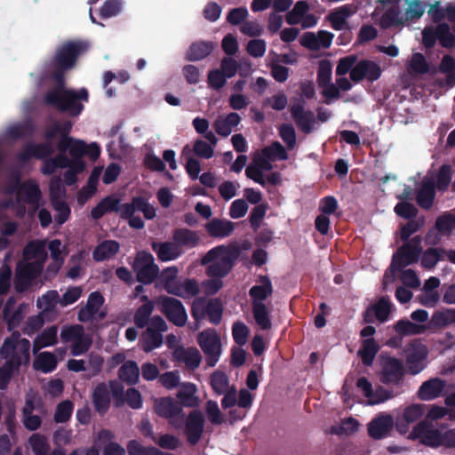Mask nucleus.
Returning a JSON list of instances; mask_svg holds the SVG:
<instances>
[{"mask_svg": "<svg viewBox=\"0 0 455 455\" xmlns=\"http://www.w3.org/2000/svg\"><path fill=\"white\" fill-rule=\"evenodd\" d=\"M44 100L47 106L53 107L60 112L78 116L84 108L83 102L89 100V92L85 88H52L45 92Z\"/></svg>", "mask_w": 455, "mask_h": 455, "instance_id": "1", "label": "nucleus"}, {"mask_svg": "<svg viewBox=\"0 0 455 455\" xmlns=\"http://www.w3.org/2000/svg\"><path fill=\"white\" fill-rule=\"evenodd\" d=\"M240 256V249L236 245H218L202 258L201 263L205 266V273L209 277L221 279L227 276Z\"/></svg>", "mask_w": 455, "mask_h": 455, "instance_id": "2", "label": "nucleus"}, {"mask_svg": "<svg viewBox=\"0 0 455 455\" xmlns=\"http://www.w3.org/2000/svg\"><path fill=\"white\" fill-rule=\"evenodd\" d=\"M73 122L70 120L54 121L48 125L43 133L44 139H56L59 137L57 149L60 154L68 151L71 158H83L85 156L87 144L85 141L69 136Z\"/></svg>", "mask_w": 455, "mask_h": 455, "instance_id": "3", "label": "nucleus"}, {"mask_svg": "<svg viewBox=\"0 0 455 455\" xmlns=\"http://www.w3.org/2000/svg\"><path fill=\"white\" fill-rule=\"evenodd\" d=\"M410 436L412 439L419 438L423 444L432 448L455 449V427L443 431L421 421L413 427Z\"/></svg>", "mask_w": 455, "mask_h": 455, "instance_id": "4", "label": "nucleus"}, {"mask_svg": "<svg viewBox=\"0 0 455 455\" xmlns=\"http://www.w3.org/2000/svg\"><path fill=\"white\" fill-rule=\"evenodd\" d=\"M89 44L82 40H68L57 47L51 60L52 68L72 69L78 58L89 49Z\"/></svg>", "mask_w": 455, "mask_h": 455, "instance_id": "5", "label": "nucleus"}, {"mask_svg": "<svg viewBox=\"0 0 455 455\" xmlns=\"http://www.w3.org/2000/svg\"><path fill=\"white\" fill-rule=\"evenodd\" d=\"M132 267L136 280L145 285L153 283L159 275V267L155 263L153 255L147 251L137 252Z\"/></svg>", "mask_w": 455, "mask_h": 455, "instance_id": "6", "label": "nucleus"}, {"mask_svg": "<svg viewBox=\"0 0 455 455\" xmlns=\"http://www.w3.org/2000/svg\"><path fill=\"white\" fill-rule=\"evenodd\" d=\"M422 239L419 235L413 236L410 241L400 246L392 258L391 267L400 269L416 263L422 252Z\"/></svg>", "mask_w": 455, "mask_h": 455, "instance_id": "7", "label": "nucleus"}, {"mask_svg": "<svg viewBox=\"0 0 455 455\" xmlns=\"http://www.w3.org/2000/svg\"><path fill=\"white\" fill-rule=\"evenodd\" d=\"M155 412L163 419H169V423L176 429L184 424L185 414L181 405L175 399L166 396L155 400Z\"/></svg>", "mask_w": 455, "mask_h": 455, "instance_id": "8", "label": "nucleus"}, {"mask_svg": "<svg viewBox=\"0 0 455 455\" xmlns=\"http://www.w3.org/2000/svg\"><path fill=\"white\" fill-rule=\"evenodd\" d=\"M156 304L159 310L172 324L182 327L187 323V311L180 299L169 296H160Z\"/></svg>", "mask_w": 455, "mask_h": 455, "instance_id": "9", "label": "nucleus"}, {"mask_svg": "<svg viewBox=\"0 0 455 455\" xmlns=\"http://www.w3.org/2000/svg\"><path fill=\"white\" fill-rule=\"evenodd\" d=\"M198 344L205 355V362L209 367L216 365L221 352L219 335L214 330H205L198 334Z\"/></svg>", "mask_w": 455, "mask_h": 455, "instance_id": "10", "label": "nucleus"}, {"mask_svg": "<svg viewBox=\"0 0 455 455\" xmlns=\"http://www.w3.org/2000/svg\"><path fill=\"white\" fill-rule=\"evenodd\" d=\"M407 371L417 375L427 367L428 349L418 340L411 341L405 349Z\"/></svg>", "mask_w": 455, "mask_h": 455, "instance_id": "11", "label": "nucleus"}, {"mask_svg": "<svg viewBox=\"0 0 455 455\" xmlns=\"http://www.w3.org/2000/svg\"><path fill=\"white\" fill-rule=\"evenodd\" d=\"M404 366L400 359L387 356L382 359L379 379L385 385H399L404 377Z\"/></svg>", "mask_w": 455, "mask_h": 455, "instance_id": "12", "label": "nucleus"}, {"mask_svg": "<svg viewBox=\"0 0 455 455\" xmlns=\"http://www.w3.org/2000/svg\"><path fill=\"white\" fill-rule=\"evenodd\" d=\"M43 267V262L39 260L19 263L14 279L15 289L18 291H25L30 282L41 274Z\"/></svg>", "mask_w": 455, "mask_h": 455, "instance_id": "13", "label": "nucleus"}, {"mask_svg": "<svg viewBox=\"0 0 455 455\" xmlns=\"http://www.w3.org/2000/svg\"><path fill=\"white\" fill-rule=\"evenodd\" d=\"M204 424L205 419L202 411L193 410L188 413L185 421V435L190 445L198 443L204 430Z\"/></svg>", "mask_w": 455, "mask_h": 455, "instance_id": "14", "label": "nucleus"}, {"mask_svg": "<svg viewBox=\"0 0 455 455\" xmlns=\"http://www.w3.org/2000/svg\"><path fill=\"white\" fill-rule=\"evenodd\" d=\"M291 115L299 129L305 134L313 132V124L315 123L314 112L305 110V101L298 99L291 107Z\"/></svg>", "mask_w": 455, "mask_h": 455, "instance_id": "15", "label": "nucleus"}, {"mask_svg": "<svg viewBox=\"0 0 455 455\" xmlns=\"http://www.w3.org/2000/svg\"><path fill=\"white\" fill-rule=\"evenodd\" d=\"M382 70L379 64L369 60H359L350 72V79L359 83L363 79L374 82L381 76Z\"/></svg>", "mask_w": 455, "mask_h": 455, "instance_id": "16", "label": "nucleus"}, {"mask_svg": "<svg viewBox=\"0 0 455 455\" xmlns=\"http://www.w3.org/2000/svg\"><path fill=\"white\" fill-rule=\"evenodd\" d=\"M425 413V408L422 404H411L395 418V428L402 435L408 433L410 426L418 421Z\"/></svg>", "mask_w": 455, "mask_h": 455, "instance_id": "17", "label": "nucleus"}, {"mask_svg": "<svg viewBox=\"0 0 455 455\" xmlns=\"http://www.w3.org/2000/svg\"><path fill=\"white\" fill-rule=\"evenodd\" d=\"M19 351H16L18 346L17 339L12 337L6 338L0 347V357L2 359L11 358L12 355H21L26 361L29 359L30 343L27 339L20 340Z\"/></svg>", "mask_w": 455, "mask_h": 455, "instance_id": "18", "label": "nucleus"}, {"mask_svg": "<svg viewBox=\"0 0 455 455\" xmlns=\"http://www.w3.org/2000/svg\"><path fill=\"white\" fill-rule=\"evenodd\" d=\"M105 299L100 291H92L89 294L86 304L77 313V320L81 323H88L93 320L104 304Z\"/></svg>", "mask_w": 455, "mask_h": 455, "instance_id": "19", "label": "nucleus"}, {"mask_svg": "<svg viewBox=\"0 0 455 455\" xmlns=\"http://www.w3.org/2000/svg\"><path fill=\"white\" fill-rule=\"evenodd\" d=\"M17 200L33 206H39L42 192L38 184L32 180H25L17 188Z\"/></svg>", "mask_w": 455, "mask_h": 455, "instance_id": "20", "label": "nucleus"}, {"mask_svg": "<svg viewBox=\"0 0 455 455\" xmlns=\"http://www.w3.org/2000/svg\"><path fill=\"white\" fill-rule=\"evenodd\" d=\"M395 426V420L388 414H381L372 419L368 426L369 435L375 439L379 440L388 435Z\"/></svg>", "mask_w": 455, "mask_h": 455, "instance_id": "21", "label": "nucleus"}, {"mask_svg": "<svg viewBox=\"0 0 455 455\" xmlns=\"http://www.w3.org/2000/svg\"><path fill=\"white\" fill-rule=\"evenodd\" d=\"M356 12L353 4H344L331 11L326 17L331 28L336 30L347 28V20Z\"/></svg>", "mask_w": 455, "mask_h": 455, "instance_id": "22", "label": "nucleus"}, {"mask_svg": "<svg viewBox=\"0 0 455 455\" xmlns=\"http://www.w3.org/2000/svg\"><path fill=\"white\" fill-rule=\"evenodd\" d=\"M446 387V381L433 378L421 384L418 390V396L422 401H432L443 395Z\"/></svg>", "mask_w": 455, "mask_h": 455, "instance_id": "23", "label": "nucleus"}, {"mask_svg": "<svg viewBox=\"0 0 455 455\" xmlns=\"http://www.w3.org/2000/svg\"><path fill=\"white\" fill-rule=\"evenodd\" d=\"M204 228L211 237L225 238L233 233L235 225L230 220L213 218L204 225Z\"/></svg>", "mask_w": 455, "mask_h": 455, "instance_id": "24", "label": "nucleus"}, {"mask_svg": "<svg viewBox=\"0 0 455 455\" xmlns=\"http://www.w3.org/2000/svg\"><path fill=\"white\" fill-rule=\"evenodd\" d=\"M95 411L104 415L110 407V394L108 385L104 382L99 383L93 389L92 395Z\"/></svg>", "mask_w": 455, "mask_h": 455, "instance_id": "25", "label": "nucleus"}, {"mask_svg": "<svg viewBox=\"0 0 455 455\" xmlns=\"http://www.w3.org/2000/svg\"><path fill=\"white\" fill-rule=\"evenodd\" d=\"M172 240L180 250L181 247L191 249L199 244L200 237L196 231L180 228L173 230Z\"/></svg>", "mask_w": 455, "mask_h": 455, "instance_id": "26", "label": "nucleus"}, {"mask_svg": "<svg viewBox=\"0 0 455 455\" xmlns=\"http://www.w3.org/2000/svg\"><path fill=\"white\" fill-rule=\"evenodd\" d=\"M152 250L156 253L160 261H171L178 259L181 251L178 248L175 243L172 242H152Z\"/></svg>", "mask_w": 455, "mask_h": 455, "instance_id": "27", "label": "nucleus"}, {"mask_svg": "<svg viewBox=\"0 0 455 455\" xmlns=\"http://www.w3.org/2000/svg\"><path fill=\"white\" fill-rule=\"evenodd\" d=\"M435 185L433 180H427L422 182L418 191L416 201L419 207L429 210L434 204L435 196Z\"/></svg>", "mask_w": 455, "mask_h": 455, "instance_id": "28", "label": "nucleus"}, {"mask_svg": "<svg viewBox=\"0 0 455 455\" xmlns=\"http://www.w3.org/2000/svg\"><path fill=\"white\" fill-rule=\"evenodd\" d=\"M22 359L21 355H12L11 358L5 359V363L0 367V389L6 388L13 372L21 365Z\"/></svg>", "mask_w": 455, "mask_h": 455, "instance_id": "29", "label": "nucleus"}, {"mask_svg": "<svg viewBox=\"0 0 455 455\" xmlns=\"http://www.w3.org/2000/svg\"><path fill=\"white\" fill-rule=\"evenodd\" d=\"M140 299L144 301V303L136 309L133 322L137 328L143 329L148 324L151 319L150 315L154 310V304L149 300L147 295H142Z\"/></svg>", "mask_w": 455, "mask_h": 455, "instance_id": "30", "label": "nucleus"}, {"mask_svg": "<svg viewBox=\"0 0 455 455\" xmlns=\"http://www.w3.org/2000/svg\"><path fill=\"white\" fill-rule=\"evenodd\" d=\"M260 284L252 286L249 291V295L252 301L262 302L273 293V285L268 276L260 275L259 278Z\"/></svg>", "mask_w": 455, "mask_h": 455, "instance_id": "31", "label": "nucleus"}, {"mask_svg": "<svg viewBox=\"0 0 455 455\" xmlns=\"http://www.w3.org/2000/svg\"><path fill=\"white\" fill-rule=\"evenodd\" d=\"M196 386L191 382L182 383L177 393V398L180 404L185 407H196L198 404V399L196 395Z\"/></svg>", "mask_w": 455, "mask_h": 455, "instance_id": "32", "label": "nucleus"}, {"mask_svg": "<svg viewBox=\"0 0 455 455\" xmlns=\"http://www.w3.org/2000/svg\"><path fill=\"white\" fill-rule=\"evenodd\" d=\"M379 350V346L377 341L373 338H368L363 340L357 354L363 365L371 366Z\"/></svg>", "mask_w": 455, "mask_h": 455, "instance_id": "33", "label": "nucleus"}, {"mask_svg": "<svg viewBox=\"0 0 455 455\" xmlns=\"http://www.w3.org/2000/svg\"><path fill=\"white\" fill-rule=\"evenodd\" d=\"M118 378L127 385H135L139 381L140 368L136 362L128 360L118 370Z\"/></svg>", "mask_w": 455, "mask_h": 455, "instance_id": "34", "label": "nucleus"}, {"mask_svg": "<svg viewBox=\"0 0 455 455\" xmlns=\"http://www.w3.org/2000/svg\"><path fill=\"white\" fill-rule=\"evenodd\" d=\"M119 248V243L116 241H104L94 249L92 258L96 261H104L116 255L118 252Z\"/></svg>", "mask_w": 455, "mask_h": 455, "instance_id": "35", "label": "nucleus"}, {"mask_svg": "<svg viewBox=\"0 0 455 455\" xmlns=\"http://www.w3.org/2000/svg\"><path fill=\"white\" fill-rule=\"evenodd\" d=\"M175 354L178 360L183 362L190 370L197 369L202 361L199 350L195 347L176 350Z\"/></svg>", "mask_w": 455, "mask_h": 455, "instance_id": "36", "label": "nucleus"}, {"mask_svg": "<svg viewBox=\"0 0 455 455\" xmlns=\"http://www.w3.org/2000/svg\"><path fill=\"white\" fill-rule=\"evenodd\" d=\"M455 323V308H444L435 311L430 319L429 325L433 328H443Z\"/></svg>", "mask_w": 455, "mask_h": 455, "instance_id": "37", "label": "nucleus"}, {"mask_svg": "<svg viewBox=\"0 0 455 455\" xmlns=\"http://www.w3.org/2000/svg\"><path fill=\"white\" fill-rule=\"evenodd\" d=\"M213 48L214 45L211 42L201 41L194 43L190 45L188 52V60L190 61L201 60L209 56Z\"/></svg>", "mask_w": 455, "mask_h": 455, "instance_id": "38", "label": "nucleus"}, {"mask_svg": "<svg viewBox=\"0 0 455 455\" xmlns=\"http://www.w3.org/2000/svg\"><path fill=\"white\" fill-rule=\"evenodd\" d=\"M58 328L56 325H52L44 330L34 340V349L39 350L41 348L53 346L57 343Z\"/></svg>", "mask_w": 455, "mask_h": 455, "instance_id": "39", "label": "nucleus"}, {"mask_svg": "<svg viewBox=\"0 0 455 455\" xmlns=\"http://www.w3.org/2000/svg\"><path fill=\"white\" fill-rule=\"evenodd\" d=\"M426 326L414 323L408 319H400L394 324V331L401 337L423 333Z\"/></svg>", "mask_w": 455, "mask_h": 455, "instance_id": "40", "label": "nucleus"}, {"mask_svg": "<svg viewBox=\"0 0 455 455\" xmlns=\"http://www.w3.org/2000/svg\"><path fill=\"white\" fill-rule=\"evenodd\" d=\"M57 359L51 352L40 353L34 361V368L44 373H50L57 367Z\"/></svg>", "mask_w": 455, "mask_h": 455, "instance_id": "41", "label": "nucleus"}, {"mask_svg": "<svg viewBox=\"0 0 455 455\" xmlns=\"http://www.w3.org/2000/svg\"><path fill=\"white\" fill-rule=\"evenodd\" d=\"M446 250L443 248H427L421 256L420 264L422 267L427 269L434 268L438 261L443 259Z\"/></svg>", "mask_w": 455, "mask_h": 455, "instance_id": "42", "label": "nucleus"}, {"mask_svg": "<svg viewBox=\"0 0 455 455\" xmlns=\"http://www.w3.org/2000/svg\"><path fill=\"white\" fill-rule=\"evenodd\" d=\"M66 161V154H60V152L59 151V153L55 156H50L43 160L41 172L44 175L50 176L53 174L59 168L65 169L66 165L68 164Z\"/></svg>", "mask_w": 455, "mask_h": 455, "instance_id": "43", "label": "nucleus"}, {"mask_svg": "<svg viewBox=\"0 0 455 455\" xmlns=\"http://www.w3.org/2000/svg\"><path fill=\"white\" fill-rule=\"evenodd\" d=\"M252 313L256 323L262 330H269L271 328V319L263 302L252 301Z\"/></svg>", "mask_w": 455, "mask_h": 455, "instance_id": "44", "label": "nucleus"}, {"mask_svg": "<svg viewBox=\"0 0 455 455\" xmlns=\"http://www.w3.org/2000/svg\"><path fill=\"white\" fill-rule=\"evenodd\" d=\"M126 449L128 455H170L155 446H144L135 439L128 442Z\"/></svg>", "mask_w": 455, "mask_h": 455, "instance_id": "45", "label": "nucleus"}, {"mask_svg": "<svg viewBox=\"0 0 455 455\" xmlns=\"http://www.w3.org/2000/svg\"><path fill=\"white\" fill-rule=\"evenodd\" d=\"M3 315L8 328H15L20 325L24 318L23 305H20L17 309L12 311L11 300L9 299L4 307Z\"/></svg>", "mask_w": 455, "mask_h": 455, "instance_id": "46", "label": "nucleus"}, {"mask_svg": "<svg viewBox=\"0 0 455 455\" xmlns=\"http://www.w3.org/2000/svg\"><path fill=\"white\" fill-rule=\"evenodd\" d=\"M392 303L387 296H383L371 306L375 318L380 322L385 323L387 321L392 309Z\"/></svg>", "mask_w": 455, "mask_h": 455, "instance_id": "47", "label": "nucleus"}, {"mask_svg": "<svg viewBox=\"0 0 455 455\" xmlns=\"http://www.w3.org/2000/svg\"><path fill=\"white\" fill-rule=\"evenodd\" d=\"M7 132L8 135L14 140L28 138L34 134L35 124L32 121L28 120L23 123L12 125L8 129Z\"/></svg>", "mask_w": 455, "mask_h": 455, "instance_id": "48", "label": "nucleus"}, {"mask_svg": "<svg viewBox=\"0 0 455 455\" xmlns=\"http://www.w3.org/2000/svg\"><path fill=\"white\" fill-rule=\"evenodd\" d=\"M223 305L219 299H210L205 305L206 316L211 323L218 325L220 323L223 315Z\"/></svg>", "mask_w": 455, "mask_h": 455, "instance_id": "49", "label": "nucleus"}, {"mask_svg": "<svg viewBox=\"0 0 455 455\" xmlns=\"http://www.w3.org/2000/svg\"><path fill=\"white\" fill-rule=\"evenodd\" d=\"M142 349L150 352L163 344V335L152 329H147L141 337Z\"/></svg>", "mask_w": 455, "mask_h": 455, "instance_id": "50", "label": "nucleus"}, {"mask_svg": "<svg viewBox=\"0 0 455 455\" xmlns=\"http://www.w3.org/2000/svg\"><path fill=\"white\" fill-rule=\"evenodd\" d=\"M380 27L382 28H389L397 27L403 24V19L400 17V11L398 8L390 7L381 16Z\"/></svg>", "mask_w": 455, "mask_h": 455, "instance_id": "51", "label": "nucleus"}, {"mask_svg": "<svg viewBox=\"0 0 455 455\" xmlns=\"http://www.w3.org/2000/svg\"><path fill=\"white\" fill-rule=\"evenodd\" d=\"M23 257L25 260L45 258L46 252L44 243L38 240L28 242L23 249Z\"/></svg>", "mask_w": 455, "mask_h": 455, "instance_id": "52", "label": "nucleus"}, {"mask_svg": "<svg viewBox=\"0 0 455 455\" xmlns=\"http://www.w3.org/2000/svg\"><path fill=\"white\" fill-rule=\"evenodd\" d=\"M211 386L217 395H222L228 390L229 381L227 374L223 371H216L210 377Z\"/></svg>", "mask_w": 455, "mask_h": 455, "instance_id": "53", "label": "nucleus"}, {"mask_svg": "<svg viewBox=\"0 0 455 455\" xmlns=\"http://www.w3.org/2000/svg\"><path fill=\"white\" fill-rule=\"evenodd\" d=\"M437 39L444 48L450 49L455 46V36L451 32L449 24L445 22L437 24Z\"/></svg>", "mask_w": 455, "mask_h": 455, "instance_id": "54", "label": "nucleus"}, {"mask_svg": "<svg viewBox=\"0 0 455 455\" xmlns=\"http://www.w3.org/2000/svg\"><path fill=\"white\" fill-rule=\"evenodd\" d=\"M332 65L329 60H322L319 62L316 81L319 87L328 85L331 81Z\"/></svg>", "mask_w": 455, "mask_h": 455, "instance_id": "55", "label": "nucleus"}, {"mask_svg": "<svg viewBox=\"0 0 455 455\" xmlns=\"http://www.w3.org/2000/svg\"><path fill=\"white\" fill-rule=\"evenodd\" d=\"M58 303L60 304V295L55 290L48 291L37 299V307L45 312L54 310Z\"/></svg>", "mask_w": 455, "mask_h": 455, "instance_id": "56", "label": "nucleus"}, {"mask_svg": "<svg viewBox=\"0 0 455 455\" xmlns=\"http://www.w3.org/2000/svg\"><path fill=\"white\" fill-rule=\"evenodd\" d=\"M74 404L69 400L60 402L55 410L53 419L56 423H65L68 421L72 416Z\"/></svg>", "mask_w": 455, "mask_h": 455, "instance_id": "57", "label": "nucleus"}, {"mask_svg": "<svg viewBox=\"0 0 455 455\" xmlns=\"http://www.w3.org/2000/svg\"><path fill=\"white\" fill-rule=\"evenodd\" d=\"M408 7L405 10V18L407 20H417L420 19L426 10V5L421 0H406Z\"/></svg>", "mask_w": 455, "mask_h": 455, "instance_id": "58", "label": "nucleus"}, {"mask_svg": "<svg viewBox=\"0 0 455 455\" xmlns=\"http://www.w3.org/2000/svg\"><path fill=\"white\" fill-rule=\"evenodd\" d=\"M54 139H44V142L33 143V149L35 153V158L39 160H44L54 153L55 148L52 144Z\"/></svg>", "mask_w": 455, "mask_h": 455, "instance_id": "59", "label": "nucleus"}, {"mask_svg": "<svg viewBox=\"0 0 455 455\" xmlns=\"http://www.w3.org/2000/svg\"><path fill=\"white\" fill-rule=\"evenodd\" d=\"M455 228V215L451 212H444L437 217L435 228L441 234H449Z\"/></svg>", "mask_w": 455, "mask_h": 455, "instance_id": "60", "label": "nucleus"}, {"mask_svg": "<svg viewBox=\"0 0 455 455\" xmlns=\"http://www.w3.org/2000/svg\"><path fill=\"white\" fill-rule=\"evenodd\" d=\"M268 205L267 204H260L256 205L251 212L249 216V220L251 224V228L257 231L260 227V223L264 219L266 212L267 211Z\"/></svg>", "mask_w": 455, "mask_h": 455, "instance_id": "61", "label": "nucleus"}, {"mask_svg": "<svg viewBox=\"0 0 455 455\" xmlns=\"http://www.w3.org/2000/svg\"><path fill=\"white\" fill-rule=\"evenodd\" d=\"M395 214L405 220H414L418 214V209L409 202H399L394 209Z\"/></svg>", "mask_w": 455, "mask_h": 455, "instance_id": "62", "label": "nucleus"}, {"mask_svg": "<svg viewBox=\"0 0 455 455\" xmlns=\"http://www.w3.org/2000/svg\"><path fill=\"white\" fill-rule=\"evenodd\" d=\"M262 153L266 156H271L273 160H286L288 158L286 149L279 141H275L270 146L264 148Z\"/></svg>", "mask_w": 455, "mask_h": 455, "instance_id": "63", "label": "nucleus"}, {"mask_svg": "<svg viewBox=\"0 0 455 455\" xmlns=\"http://www.w3.org/2000/svg\"><path fill=\"white\" fill-rule=\"evenodd\" d=\"M232 335L234 341L240 347L247 342L249 329L242 322H235L232 326Z\"/></svg>", "mask_w": 455, "mask_h": 455, "instance_id": "64", "label": "nucleus"}]
</instances>
